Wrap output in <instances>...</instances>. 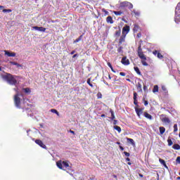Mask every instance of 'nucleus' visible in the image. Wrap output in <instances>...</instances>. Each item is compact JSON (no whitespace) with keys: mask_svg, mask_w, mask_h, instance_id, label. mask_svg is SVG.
I'll list each match as a JSON object with an SVG mask.
<instances>
[{"mask_svg":"<svg viewBox=\"0 0 180 180\" xmlns=\"http://www.w3.org/2000/svg\"><path fill=\"white\" fill-rule=\"evenodd\" d=\"M115 15L117 16H120L122 13H123L122 11H114Z\"/></svg>","mask_w":180,"mask_h":180,"instance_id":"37","label":"nucleus"},{"mask_svg":"<svg viewBox=\"0 0 180 180\" xmlns=\"http://www.w3.org/2000/svg\"><path fill=\"white\" fill-rule=\"evenodd\" d=\"M5 56L7 57H16V53L10 51H4Z\"/></svg>","mask_w":180,"mask_h":180,"instance_id":"10","label":"nucleus"},{"mask_svg":"<svg viewBox=\"0 0 180 180\" xmlns=\"http://www.w3.org/2000/svg\"><path fill=\"white\" fill-rule=\"evenodd\" d=\"M172 148H174V150H180V146L178 143H175L173 145Z\"/></svg>","mask_w":180,"mask_h":180,"instance_id":"24","label":"nucleus"},{"mask_svg":"<svg viewBox=\"0 0 180 180\" xmlns=\"http://www.w3.org/2000/svg\"><path fill=\"white\" fill-rule=\"evenodd\" d=\"M70 132L72 133V134H75V132L72 130H70Z\"/></svg>","mask_w":180,"mask_h":180,"instance_id":"61","label":"nucleus"},{"mask_svg":"<svg viewBox=\"0 0 180 180\" xmlns=\"http://www.w3.org/2000/svg\"><path fill=\"white\" fill-rule=\"evenodd\" d=\"M174 22H176L177 25L180 23V2L178 3L176 6Z\"/></svg>","mask_w":180,"mask_h":180,"instance_id":"3","label":"nucleus"},{"mask_svg":"<svg viewBox=\"0 0 180 180\" xmlns=\"http://www.w3.org/2000/svg\"><path fill=\"white\" fill-rule=\"evenodd\" d=\"M103 82H104V84H105V85H108V86H109V84H108V82H106V81L103 80Z\"/></svg>","mask_w":180,"mask_h":180,"instance_id":"55","label":"nucleus"},{"mask_svg":"<svg viewBox=\"0 0 180 180\" xmlns=\"http://www.w3.org/2000/svg\"><path fill=\"white\" fill-rule=\"evenodd\" d=\"M162 91H164V92H168V91H167V87L164 85L162 86Z\"/></svg>","mask_w":180,"mask_h":180,"instance_id":"44","label":"nucleus"},{"mask_svg":"<svg viewBox=\"0 0 180 180\" xmlns=\"http://www.w3.org/2000/svg\"><path fill=\"white\" fill-rule=\"evenodd\" d=\"M127 6L129 9H133V4L129 1H123L120 3V7L124 8Z\"/></svg>","mask_w":180,"mask_h":180,"instance_id":"5","label":"nucleus"},{"mask_svg":"<svg viewBox=\"0 0 180 180\" xmlns=\"http://www.w3.org/2000/svg\"><path fill=\"white\" fill-rule=\"evenodd\" d=\"M11 12H12L11 9H3L4 13H11Z\"/></svg>","mask_w":180,"mask_h":180,"instance_id":"32","label":"nucleus"},{"mask_svg":"<svg viewBox=\"0 0 180 180\" xmlns=\"http://www.w3.org/2000/svg\"><path fill=\"white\" fill-rule=\"evenodd\" d=\"M138 57L141 58V64L142 65H144L145 67H148V63L146 61L147 60V58L146 57V55L143 53V49H141V44L139 45L138 50H137Z\"/></svg>","mask_w":180,"mask_h":180,"instance_id":"2","label":"nucleus"},{"mask_svg":"<svg viewBox=\"0 0 180 180\" xmlns=\"http://www.w3.org/2000/svg\"><path fill=\"white\" fill-rule=\"evenodd\" d=\"M176 162H177V164H180V156L176 158Z\"/></svg>","mask_w":180,"mask_h":180,"instance_id":"46","label":"nucleus"},{"mask_svg":"<svg viewBox=\"0 0 180 180\" xmlns=\"http://www.w3.org/2000/svg\"><path fill=\"white\" fill-rule=\"evenodd\" d=\"M134 103L136 105V108H139V102L137 100H134Z\"/></svg>","mask_w":180,"mask_h":180,"instance_id":"45","label":"nucleus"},{"mask_svg":"<svg viewBox=\"0 0 180 180\" xmlns=\"http://www.w3.org/2000/svg\"><path fill=\"white\" fill-rule=\"evenodd\" d=\"M114 129L117 130V131H118V133H120L122 131V128H120V127H119L117 125L114 126Z\"/></svg>","mask_w":180,"mask_h":180,"instance_id":"23","label":"nucleus"},{"mask_svg":"<svg viewBox=\"0 0 180 180\" xmlns=\"http://www.w3.org/2000/svg\"><path fill=\"white\" fill-rule=\"evenodd\" d=\"M110 113L111 114V117H110V119H111V120H115L116 117L115 116V112L113 111V110L110 109Z\"/></svg>","mask_w":180,"mask_h":180,"instance_id":"15","label":"nucleus"},{"mask_svg":"<svg viewBox=\"0 0 180 180\" xmlns=\"http://www.w3.org/2000/svg\"><path fill=\"white\" fill-rule=\"evenodd\" d=\"M133 30L134 32H137L139 30V25H134Z\"/></svg>","mask_w":180,"mask_h":180,"instance_id":"40","label":"nucleus"},{"mask_svg":"<svg viewBox=\"0 0 180 180\" xmlns=\"http://www.w3.org/2000/svg\"><path fill=\"white\" fill-rule=\"evenodd\" d=\"M134 70L136 72V74H138V75H141V72L140 71L139 67H134Z\"/></svg>","mask_w":180,"mask_h":180,"instance_id":"19","label":"nucleus"},{"mask_svg":"<svg viewBox=\"0 0 180 180\" xmlns=\"http://www.w3.org/2000/svg\"><path fill=\"white\" fill-rule=\"evenodd\" d=\"M134 101H137V92H134Z\"/></svg>","mask_w":180,"mask_h":180,"instance_id":"42","label":"nucleus"},{"mask_svg":"<svg viewBox=\"0 0 180 180\" xmlns=\"http://www.w3.org/2000/svg\"><path fill=\"white\" fill-rule=\"evenodd\" d=\"M120 150H121V151H124V148H123V146H120Z\"/></svg>","mask_w":180,"mask_h":180,"instance_id":"52","label":"nucleus"},{"mask_svg":"<svg viewBox=\"0 0 180 180\" xmlns=\"http://www.w3.org/2000/svg\"><path fill=\"white\" fill-rule=\"evenodd\" d=\"M173 127H174V133L176 132V131H178V124H174Z\"/></svg>","mask_w":180,"mask_h":180,"instance_id":"38","label":"nucleus"},{"mask_svg":"<svg viewBox=\"0 0 180 180\" xmlns=\"http://www.w3.org/2000/svg\"><path fill=\"white\" fill-rule=\"evenodd\" d=\"M117 52L120 53V54H123V46H120L117 49Z\"/></svg>","mask_w":180,"mask_h":180,"instance_id":"30","label":"nucleus"},{"mask_svg":"<svg viewBox=\"0 0 180 180\" xmlns=\"http://www.w3.org/2000/svg\"><path fill=\"white\" fill-rule=\"evenodd\" d=\"M97 96H98V99H101L102 98V94L98 93Z\"/></svg>","mask_w":180,"mask_h":180,"instance_id":"49","label":"nucleus"},{"mask_svg":"<svg viewBox=\"0 0 180 180\" xmlns=\"http://www.w3.org/2000/svg\"><path fill=\"white\" fill-rule=\"evenodd\" d=\"M159 53H160V52H158V51H153L154 56H156L158 55Z\"/></svg>","mask_w":180,"mask_h":180,"instance_id":"51","label":"nucleus"},{"mask_svg":"<svg viewBox=\"0 0 180 180\" xmlns=\"http://www.w3.org/2000/svg\"><path fill=\"white\" fill-rule=\"evenodd\" d=\"M120 75H121L122 77H125L126 76V73L121 72H120Z\"/></svg>","mask_w":180,"mask_h":180,"instance_id":"50","label":"nucleus"},{"mask_svg":"<svg viewBox=\"0 0 180 180\" xmlns=\"http://www.w3.org/2000/svg\"><path fill=\"white\" fill-rule=\"evenodd\" d=\"M101 117H106V115L105 114H102Z\"/></svg>","mask_w":180,"mask_h":180,"instance_id":"60","label":"nucleus"},{"mask_svg":"<svg viewBox=\"0 0 180 180\" xmlns=\"http://www.w3.org/2000/svg\"><path fill=\"white\" fill-rule=\"evenodd\" d=\"M159 130H160V134H163L164 133H165V127H159Z\"/></svg>","mask_w":180,"mask_h":180,"instance_id":"22","label":"nucleus"},{"mask_svg":"<svg viewBox=\"0 0 180 180\" xmlns=\"http://www.w3.org/2000/svg\"><path fill=\"white\" fill-rule=\"evenodd\" d=\"M135 112L139 117L143 115V108H139V107H134Z\"/></svg>","mask_w":180,"mask_h":180,"instance_id":"11","label":"nucleus"},{"mask_svg":"<svg viewBox=\"0 0 180 180\" xmlns=\"http://www.w3.org/2000/svg\"><path fill=\"white\" fill-rule=\"evenodd\" d=\"M87 84H88V85H89V86H91V88H94V84H92L91 83V79H87Z\"/></svg>","mask_w":180,"mask_h":180,"instance_id":"36","label":"nucleus"},{"mask_svg":"<svg viewBox=\"0 0 180 180\" xmlns=\"http://www.w3.org/2000/svg\"><path fill=\"white\" fill-rule=\"evenodd\" d=\"M136 88L138 89V92H143V89H141V84H140V82L138 83Z\"/></svg>","mask_w":180,"mask_h":180,"instance_id":"20","label":"nucleus"},{"mask_svg":"<svg viewBox=\"0 0 180 180\" xmlns=\"http://www.w3.org/2000/svg\"><path fill=\"white\" fill-rule=\"evenodd\" d=\"M148 87L146 85H143V91H147Z\"/></svg>","mask_w":180,"mask_h":180,"instance_id":"54","label":"nucleus"},{"mask_svg":"<svg viewBox=\"0 0 180 180\" xmlns=\"http://www.w3.org/2000/svg\"><path fill=\"white\" fill-rule=\"evenodd\" d=\"M159 162H160V164L162 165H165V160H162V159H161V158H160L159 159Z\"/></svg>","mask_w":180,"mask_h":180,"instance_id":"39","label":"nucleus"},{"mask_svg":"<svg viewBox=\"0 0 180 180\" xmlns=\"http://www.w3.org/2000/svg\"><path fill=\"white\" fill-rule=\"evenodd\" d=\"M132 13H134L135 16H140V11H136V10H133Z\"/></svg>","mask_w":180,"mask_h":180,"instance_id":"33","label":"nucleus"},{"mask_svg":"<svg viewBox=\"0 0 180 180\" xmlns=\"http://www.w3.org/2000/svg\"><path fill=\"white\" fill-rule=\"evenodd\" d=\"M137 37H138L139 39H140V37H141V34L139 33V34H137Z\"/></svg>","mask_w":180,"mask_h":180,"instance_id":"56","label":"nucleus"},{"mask_svg":"<svg viewBox=\"0 0 180 180\" xmlns=\"http://www.w3.org/2000/svg\"><path fill=\"white\" fill-rule=\"evenodd\" d=\"M63 167H65V168H68L70 167V165L68 164V162L63 161Z\"/></svg>","mask_w":180,"mask_h":180,"instance_id":"31","label":"nucleus"},{"mask_svg":"<svg viewBox=\"0 0 180 180\" xmlns=\"http://www.w3.org/2000/svg\"><path fill=\"white\" fill-rule=\"evenodd\" d=\"M36 144L39 146V147H41V148H44V150H47V146L41 141L40 139L35 140Z\"/></svg>","mask_w":180,"mask_h":180,"instance_id":"6","label":"nucleus"},{"mask_svg":"<svg viewBox=\"0 0 180 180\" xmlns=\"http://www.w3.org/2000/svg\"><path fill=\"white\" fill-rule=\"evenodd\" d=\"M167 143H168V146L169 147H171V146H172L174 144V142H172V140L169 138L167 139Z\"/></svg>","mask_w":180,"mask_h":180,"instance_id":"28","label":"nucleus"},{"mask_svg":"<svg viewBox=\"0 0 180 180\" xmlns=\"http://www.w3.org/2000/svg\"><path fill=\"white\" fill-rule=\"evenodd\" d=\"M23 91L25 94H30V92H31L30 89H29V88H25V89H23Z\"/></svg>","mask_w":180,"mask_h":180,"instance_id":"34","label":"nucleus"},{"mask_svg":"<svg viewBox=\"0 0 180 180\" xmlns=\"http://www.w3.org/2000/svg\"><path fill=\"white\" fill-rule=\"evenodd\" d=\"M126 161H130V158H126Z\"/></svg>","mask_w":180,"mask_h":180,"instance_id":"63","label":"nucleus"},{"mask_svg":"<svg viewBox=\"0 0 180 180\" xmlns=\"http://www.w3.org/2000/svg\"><path fill=\"white\" fill-rule=\"evenodd\" d=\"M77 56H78V54L73 55L72 58H75V57H77Z\"/></svg>","mask_w":180,"mask_h":180,"instance_id":"59","label":"nucleus"},{"mask_svg":"<svg viewBox=\"0 0 180 180\" xmlns=\"http://www.w3.org/2000/svg\"><path fill=\"white\" fill-rule=\"evenodd\" d=\"M163 167H165V168H167V169H168V166H167V163L165 164V165H163Z\"/></svg>","mask_w":180,"mask_h":180,"instance_id":"58","label":"nucleus"},{"mask_svg":"<svg viewBox=\"0 0 180 180\" xmlns=\"http://www.w3.org/2000/svg\"><path fill=\"white\" fill-rule=\"evenodd\" d=\"M1 77L2 78L3 81L7 82L8 85H14L16 86V84H18V76L5 72L1 75Z\"/></svg>","mask_w":180,"mask_h":180,"instance_id":"1","label":"nucleus"},{"mask_svg":"<svg viewBox=\"0 0 180 180\" xmlns=\"http://www.w3.org/2000/svg\"><path fill=\"white\" fill-rule=\"evenodd\" d=\"M56 165H57L58 168H59V169H63V162L58 161L56 162Z\"/></svg>","mask_w":180,"mask_h":180,"instance_id":"17","label":"nucleus"},{"mask_svg":"<svg viewBox=\"0 0 180 180\" xmlns=\"http://www.w3.org/2000/svg\"><path fill=\"white\" fill-rule=\"evenodd\" d=\"M127 141H128V143H130V144H131L132 146L136 145V143L134 142V140H133V139L127 138Z\"/></svg>","mask_w":180,"mask_h":180,"instance_id":"18","label":"nucleus"},{"mask_svg":"<svg viewBox=\"0 0 180 180\" xmlns=\"http://www.w3.org/2000/svg\"><path fill=\"white\" fill-rule=\"evenodd\" d=\"M121 63H122V64H123V65H129L130 64V60H129V59H127V56H124L122 58Z\"/></svg>","mask_w":180,"mask_h":180,"instance_id":"9","label":"nucleus"},{"mask_svg":"<svg viewBox=\"0 0 180 180\" xmlns=\"http://www.w3.org/2000/svg\"><path fill=\"white\" fill-rule=\"evenodd\" d=\"M20 96H22L21 94L17 93L14 96V102L15 106L20 109Z\"/></svg>","mask_w":180,"mask_h":180,"instance_id":"4","label":"nucleus"},{"mask_svg":"<svg viewBox=\"0 0 180 180\" xmlns=\"http://www.w3.org/2000/svg\"><path fill=\"white\" fill-rule=\"evenodd\" d=\"M116 144H117L118 146H120V142H119V141H117V142H116Z\"/></svg>","mask_w":180,"mask_h":180,"instance_id":"62","label":"nucleus"},{"mask_svg":"<svg viewBox=\"0 0 180 180\" xmlns=\"http://www.w3.org/2000/svg\"><path fill=\"white\" fill-rule=\"evenodd\" d=\"M143 103H144L145 106H147V105H148V101L144 100V98H143Z\"/></svg>","mask_w":180,"mask_h":180,"instance_id":"48","label":"nucleus"},{"mask_svg":"<svg viewBox=\"0 0 180 180\" xmlns=\"http://www.w3.org/2000/svg\"><path fill=\"white\" fill-rule=\"evenodd\" d=\"M83 36H84V34H82L76 40H75L73 41L74 44H75V43H79V41H81L82 40Z\"/></svg>","mask_w":180,"mask_h":180,"instance_id":"16","label":"nucleus"},{"mask_svg":"<svg viewBox=\"0 0 180 180\" xmlns=\"http://www.w3.org/2000/svg\"><path fill=\"white\" fill-rule=\"evenodd\" d=\"M113 124L116 126V124H117V120H113Z\"/></svg>","mask_w":180,"mask_h":180,"instance_id":"53","label":"nucleus"},{"mask_svg":"<svg viewBox=\"0 0 180 180\" xmlns=\"http://www.w3.org/2000/svg\"><path fill=\"white\" fill-rule=\"evenodd\" d=\"M143 115L144 117H146V119H148L149 120H153V116L148 112H144Z\"/></svg>","mask_w":180,"mask_h":180,"instance_id":"13","label":"nucleus"},{"mask_svg":"<svg viewBox=\"0 0 180 180\" xmlns=\"http://www.w3.org/2000/svg\"><path fill=\"white\" fill-rule=\"evenodd\" d=\"M10 64H11V65H16V67H20V65L16 62L11 61Z\"/></svg>","mask_w":180,"mask_h":180,"instance_id":"29","label":"nucleus"},{"mask_svg":"<svg viewBox=\"0 0 180 180\" xmlns=\"http://www.w3.org/2000/svg\"><path fill=\"white\" fill-rule=\"evenodd\" d=\"M102 12L105 13L104 16H107V15H109V12L107 11L105 8L102 9Z\"/></svg>","mask_w":180,"mask_h":180,"instance_id":"41","label":"nucleus"},{"mask_svg":"<svg viewBox=\"0 0 180 180\" xmlns=\"http://www.w3.org/2000/svg\"><path fill=\"white\" fill-rule=\"evenodd\" d=\"M121 33H122V31L120 30H119L115 32V36L117 37H119V36H120Z\"/></svg>","mask_w":180,"mask_h":180,"instance_id":"35","label":"nucleus"},{"mask_svg":"<svg viewBox=\"0 0 180 180\" xmlns=\"http://www.w3.org/2000/svg\"><path fill=\"white\" fill-rule=\"evenodd\" d=\"M124 155H125L126 157H130V153H127V152H126V151L124 152Z\"/></svg>","mask_w":180,"mask_h":180,"instance_id":"47","label":"nucleus"},{"mask_svg":"<svg viewBox=\"0 0 180 180\" xmlns=\"http://www.w3.org/2000/svg\"><path fill=\"white\" fill-rule=\"evenodd\" d=\"M29 131H30V129H29V130L27 131V136H29Z\"/></svg>","mask_w":180,"mask_h":180,"instance_id":"64","label":"nucleus"},{"mask_svg":"<svg viewBox=\"0 0 180 180\" xmlns=\"http://www.w3.org/2000/svg\"><path fill=\"white\" fill-rule=\"evenodd\" d=\"M51 113H55V115H57V116H60V112L56 109H51Z\"/></svg>","mask_w":180,"mask_h":180,"instance_id":"25","label":"nucleus"},{"mask_svg":"<svg viewBox=\"0 0 180 180\" xmlns=\"http://www.w3.org/2000/svg\"><path fill=\"white\" fill-rule=\"evenodd\" d=\"M157 57L158 58H160V59L164 58V56L160 52L158 53Z\"/></svg>","mask_w":180,"mask_h":180,"instance_id":"43","label":"nucleus"},{"mask_svg":"<svg viewBox=\"0 0 180 180\" xmlns=\"http://www.w3.org/2000/svg\"><path fill=\"white\" fill-rule=\"evenodd\" d=\"M126 39V35H124L123 34L120 38L119 40V44H122V43H124V39Z\"/></svg>","mask_w":180,"mask_h":180,"instance_id":"12","label":"nucleus"},{"mask_svg":"<svg viewBox=\"0 0 180 180\" xmlns=\"http://www.w3.org/2000/svg\"><path fill=\"white\" fill-rule=\"evenodd\" d=\"M75 53V51H72L70 53L71 56L74 55Z\"/></svg>","mask_w":180,"mask_h":180,"instance_id":"57","label":"nucleus"},{"mask_svg":"<svg viewBox=\"0 0 180 180\" xmlns=\"http://www.w3.org/2000/svg\"><path fill=\"white\" fill-rule=\"evenodd\" d=\"M107 65L109 67V68H110L111 71H112V72H116V71L113 69V66H112V64L110 63H108Z\"/></svg>","mask_w":180,"mask_h":180,"instance_id":"26","label":"nucleus"},{"mask_svg":"<svg viewBox=\"0 0 180 180\" xmlns=\"http://www.w3.org/2000/svg\"><path fill=\"white\" fill-rule=\"evenodd\" d=\"M32 29V30H37V32H42V33L46 32V28L44 27L33 26Z\"/></svg>","mask_w":180,"mask_h":180,"instance_id":"8","label":"nucleus"},{"mask_svg":"<svg viewBox=\"0 0 180 180\" xmlns=\"http://www.w3.org/2000/svg\"><path fill=\"white\" fill-rule=\"evenodd\" d=\"M106 22H107V23H110V25H112L114 21H113V18H112V16L107 17Z\"/></svg>","mask_w":180,"mask_h":180,"instance_id":"14","label":"nucleus"},{"mask_svg":"<svg viewBox=\"0 0 180 180\" xmlns=\"http://www.w3.org/2000/svg\"><path fill=\"white\" fill-rule=\"evenodd\" d=\"M162 121L163 122V123H171V120H169V118L168 117L162 118Z\"/></svg>","mask_w":180,"mask_h":180,"instance_id":"21","label":"nucleus"},{"mask_svg":"<svg viewBox=\"0 0 180 180\" xmlns=\"http://www.w3.org/2000/svg\"><path fill=\"white\" fill-rule=\"evenodd\" d=\"M153 94H155V92H158V85H155L153 86Z\"/></svg>","mask_w":180,"mask_h":180,"instance_id":"27","label":"nucleus"},{"mask_svg":"<svg viewBox=\"0 0 180 180\" xmlns=\"http://www.w3.org/2000/svg\"><path fill=\"white\" fill-rule=\"evenodd\" d=\"M130 32V27L129 25H125L122 28V34L127 36V34Z\"/></svg>","mask_w":180,"mask_h":180,"instance_id":"7","label":"nucleus"}]
</instances>
